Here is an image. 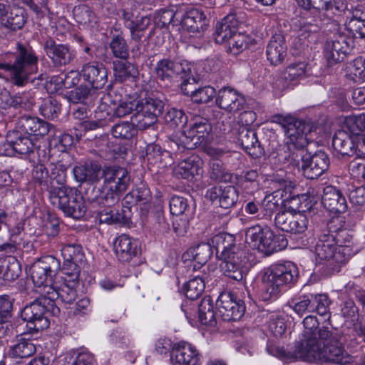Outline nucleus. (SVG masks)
Listing matches in <instances>:
<instances>
[{
	"label": "nucleus",
	"instance_id": "27",
	"mask_svg": "<svg viewBox=\"0 0 365 365\" xmlns=\"http://www.w3.org/2000/svg\"><path fill=\"white\" fill-rule=\"evenodd\" d=\"M322 202L324 208L331 212L341 213L347 209L345 197L340 190L333 186H327L324 188Z\"/></svg>",
	"mask_w": 365,
	"mask_h": 365
},
{
	"label": "nucleus",
	"instance_id": "28",
	"mask_svg": "<svg viewBox=\"0 0 365 365\" xmlns=\"http://www.w3.org/2000/svg\"><path fill=\"white\" fill-rule=\"evenodd\" d=\"M19 124L22 131L36 138L43 137L55 130L51 124L36 117L23 116Z\"/></svg>",
	"mask_w": 365,
	"mask_h": 365
},
{
	"label": "nucleus",
	"instance_id": "6",
	"mask_svg": "<svg viewBox=\"0 0 365 365\" xmlns=\"http://www.w3.org/2000/svg\"><path fill=\"white\" fill-rule=\"evenodd\" d=\"M289 204L284 211L276 215L275 225L284 232L303 233L307 230L309 223L304 212L312 208L313 202L307 195H303L292 197Z\"/></svg>",
	"mask_w": 365,
	"mask_h": 365
},
{
	"label": "nucleus",
	"instance_id": "11",
	"mask_svg": "<svg viewBox=\"0 0 365 365\" xmlns=\"http://www.w3.org/2000/svg\"><path fill=\"white\" fill-rule=\"evenodd\" d=\"M60 262L53 256H46L35 262L30 267V275L36 292L43 295L41 291L46 287H53L59 274Z\"/></svg>",
	"mask_w": 365,
	"mask_h": 365
},
{
	"label": "nucleus",
	"instance_id": "31",
	"mask_svg": "<svg viewBox=\"0 0 365 365\" xmlns=\"http://www.w3.org/2000/svg\"><path fill=\"white\" fill-rule=\"evenodd\" d=\"M202 160L199 156L192 155L180 162L175 167L173 172L178 178L191 180L195 176L202 174Z\"/></svg>",
	"mask_w": 365,
	"mask_h": 365
},
{
	"label": "nucleus",
	"instance_id": "39",
	"mask_svg": "<svg viewBox=\"0 0 365 365\" xmlns=\"http://www.w3.org/2000/svg\"><path fill=\"white\" fill-rule=\"evenodd\" d=\"M73 173L75 180L78 182H88L94 183L99 180L101 170L96 164H79L73 168Z\"/></svg>",
	"mask_w": 365,
	"mask_h": 365
},
{
	"label": "nucleus",
	"instance_id": "14",
	"mask_svg": "<svg viewBox=\"0 0 365 365\" xmlns=\"http://www.w3.org/2000/svg\"><path fill=\"white\" fill-rule=\"evenodd\" d=\"M212 128L205 119L197 120L190 126H183L178 140L185 147L192 149L197 145H205L210 139Z\"/></svg>",
	"mask_w": 365,
	"mask_h": 365
},
{
	"label": "nucleus",
	"instance_id": "46",
	"mask_svg": "<svg viewBox=\"0 0 365 365\" xmlns=\"http://www.w3.org/2000/svg\"><path fill=\"white\" fill-rule=\"evenodd\" d=\"M98 202L101 207L98 212L99 220L102 223L113 225L115 223H122L125 221L124 216L113 206H106L101 202L100 196L98 197Z\"/></svg>",
	"mask_w": 365,
	"mask_h": 365
},
{
	"label": "nucleus",
	"instance_id": "5",
	"mask_svg": "<svg viewBox=\"0 0 365 365\" xmlns=\"http://www.w3.org/2000/svg\"><path fill=\"white\" fill-rule=\"evenodd\" d=\"M297 276V267L290 261L277 263L265 269L262 276V299H277L284 288L294 283Z\"/></svg>",
	"mask_w": 365,
	"mask_h": 365
},
{
	"label": "nucleus",
	"instance_id": "33",
	"mask_svg": "<svg viewBox=\"0 0 365 365\" xmlns=\"http://www.w3.org/2000/svg\"><path fill=\"white\" fill-rule=\"evenodd\" d=\"M85 79L93 88H102L107 81L106 68L98 63L86 64L81 71Z\"/></svg>",
	"mask_w": 365,
	"mask_h": 365
},
{
	"label": "nucleus",
	"instance_id": "35",
	"mask_svg": "<svg viewBox=\"0 0 365 365\" xmlns=\"http://www.w3.org/2000/svg\"><path fill=\"white\" fill-rule=\"evenodd\" d=\"M7 139L11 144L9 145L10 146L9 148L2 151L7 156H12L16 153L21 155L27 154L32 150L34 146L31 138L18 136L17 133L14 131L9 132L7 134Z\"/></svg>",
	"mask_w": 365,
	"mask_h": 365
},
{
	"label": "nucleus",
	"instance_id": "22",
	"mask_svg": "<svg viewBox=\"0 0 365 365\" xmlns=\"http://www.w3.org/2000/svg\"><path fill=\"white\" fill-rule=\"evenodd\" d=\"M214 250L212 240L210 243H200L187 249L182 254V259L185 262H190V266L196 271L207 262Z\"/></svg>",
	"mask_w": 365,
	"mask_h": 365
},
{
	"label": "nucleus",
	"instance_id": "19",
	"mask_svg": "<svg viewBox=\"0 0 365 365\" xmlns=\"http://www.w3.org/2000/svg\"><path fill=\"white\" fill-rule=\"evenodd\" d=\"M217 314L224 321H236L244 314L245 307L230 292H222L216 301Z\"/></svg>",
	"mask_w": 365,
	"mask_h": 365
},
{
	"label": "nucleus",
	"instance_id": "51",
	"mask_svg": "<svg viewBox=\"0 0 365 365\" xmlns=\"http://www.w3.org/2000/svg\"><path fill=\"white\" fill-rule=\"evenodd\" d=\"M113 71L115 78L120 81H123L128 77H135L138 74L135 66L124 61H114Z\"/></svg>",
	"mask_w": 365,
	"mask_h": 365
},
{
	"label": "nucleus",
	"instance_id": "60",
	"mask_svg": "<svg viewBox=\"0 0 365 365\" xmlns=\"http://www.w3.org/2000/svg\"><path fill=\"white\" fill-rule=\"evenodd\" d=\"M210 167L212 178L220 181H227L230 180V175L225 171L220 161L212 160L210 163Z\"/></svg>",
	"mask_w": 365,
	"mask_h": 365
},
{
	"label": "nucleus",
	"instance_id": "24",
	"mask_svg": "<svg viewBox=\"0 0 365 365\" xmlns=\"http://www.w3.org/2000/svg\"><path fill=\"white\" fill-rule=\"evenodd\" d=\"M273 232L267 227L257 225L249 227L245 232V241L253 249L266 254Z\"/></svg>",
	"mask_w": 365,
	"mask_h": 365
},
{
	"label": "nucleus",
	"instance_id": "55",
	"mask_svg": "<svg viewBox=\"0 0 365 365\" xmlns=\"http://www.w3.org/2000/svg\"><path fill=\"white\" fill-rule=\"evenodd\" d=\"M9 232L11 234V241L15 246H19L21 242L20 237L23 231V223L21 220H17L16 215L9 216L8 222H6Z\"/></svg>",
	"mask_w": 365,
	"mask_h": 365
},
{
	"label": "nucleus",
	"instance_id": "7",
	"mask_svg": "<svg viewBox=\"0 0 365 365\" xmlns=\"http://www.w3.org/2000/svg\"><path fill=\"white\" fill-rule=\"evenodd\" d=\"M101 178L103 179L99 195L101 202L109 207L115 205L130 185L129 172L122 167H108L101 170Z\"/></svg>",
	"mask_w": 365,
	"mask_h": 365
},
{
	"label": "nucleus",
	"instance_id": "20",
	"mask_svg": "<svg viewBox=\"0 0 365 365\" xmlns=\"http://www.w3.org/2000/svg\"><path fill=\"white\" fill-rule=\"evenodd\" d=\"M300 156L302 157L303 173L307 178H317L328 169L329 160L324 152L319 151L310 156L309 154L304 153V150H301Z\"/></svg>",
	"mask_w": 365,
	"mask_h": 365
},
{
	"label": "nucleus",
	"instance_id": "38",
	"mask_svg": "<svg viewBox=\"0 0 365 365\" xmlns=\"http://www.w3.org/2000/svg\"><path fill=\"white\" fill-rule=\"evenodd\" d=\"M238 140L244 150L253 158H257L262 153L255 133L247 128H240Z\"/></svg>",
	"mask_w": 365,
	"mask_h": 365
},
{
	"label": "nucleus",
	"instance_id": "61",
	"mask_svg": "<svg viewBox=\"0 0 365 365\" xmlns=\"http://www.w3.org/2000/svg\"><path fill=\"white\" fill-rule=\"evenodd\" d=\"M187 208V202L181 196H173L170 200V210L173 215L180 216L185 214Z\"/></svg>",
	"mask_w": 365,
	"mask_h": 365
},
{
	"label": "nucleus",
	"instance_id": "62",
	"mask_svg": "<svg viewBox=\"0 0 365 365\" xmlns=\"http://www.w3.org/2000/svg\"><path fill=\"white\" fill-rule=\"evenodd\" d=\"M110 48L117 58H125L128 55V47L123 38L116 36L110 43Z\"/></svg>",
	"mask_w": 365,
	"mask_h": 365
},
{
	"label": "nucleus",
	"instance_id": "45",
	"mask_svg": "<svg viewBox=\"0 0 365 365\" xmlns=\"http://www.w3.org/2000/svg\"><path fill=\"white\" fill-rule=\"evenodd\" d=\"M365 9H356L353 11V18L346 24L347 29L355 38L365 37Z\"/></svg>",
	"mask_w": 365,
	"mask_h": 365
},
{
	"label": "nucleus",
	"instance_id": "50",
	"mask_svg": "<svg viewBox=\"0 0 365 365\" xmlns=\"http://www.w3.org/2000/svg\"><path fill=\"white\" fill-rule=\"evenodd\" d=\"M198 318L202 324L210 327L215 325L212 302L210 297H205L201 300L198 307Z\"/></svg>",
	"mask_w": 365,
	"mask_h": 365
},
{
	"label": "nucleus",
	"instance_id": "43",
	"mask_svg": "<svg viewBox=\"0 0 365 365\" xmlns=\"http://www.w3.org/2000/svg\"><path fill=\"white\" fill-rule=\"evenodd\" d=\"M190 81L181 84V90L186 95H190L192 100L197 103H204L210 101L215 95V90L211 86H205L192 91L187 87L192 86Z\"/></svg>",
	"mask_w": 365,
	"mask_h": 365
},
{
	"label": "nucleus",
	"instance_id": "57",
	"mask_svg": "<svg viewBox=\"0 0 365 365\" xmlns=\"http://www.w3.org/2000/svg\"><path fill=\"white\" fill-rule=\"evenodd\" d=\"M61 105L58 101L51 97L46 99L40 107V112L42 115L48 118H54L60 112Z\"/></svg>",
	"mask_w": 365,
	"mask_h": 365
},
{
	"label": "nucleus",
	"instance_id": "17",
	"mask_svg": "<svg viewBox=\"0 0 365 365\" xmlns=\"http://www.w3.org/2000/svg\"><path fill=\"white\" fill-rule=\"evenodd\" d=\"M168 18V23L174 21V19L178 20L182 17L180 22L182 26L190 32H200L203 31L207 26V21L205 14L200 10L196 8H190L183 15L180 12L173 14L170 11L164 13L163 18Z\"/></svg>",
	"mask_w": 365,
	"mask_h": 365
},
{
	"label": "nucleus",
	"instance_id": "48",
	"mask_svg": "<svg viewBox=\"0 0 365 365\" xmlns=\"http://www.w3.org/2000/svg\"><path fill=\"white\" fill-rule=\"evenodd\" d=\"M25 21L24 10L19 7H14L5 17H2V21L0 24L6 28L16 30L21 29Z\"/></svg>",
	"mask_w": 365,
	"mask_h": 365
},
{
	"label": "nucleus",
	"instance_id": "15",
	"mask_svg": "<svg viewBox=\"0 0 365 365\" xmlns=\"http://www.w3.org/2000/svg\"><path fill=\"white\" fill-rule=\"evenodd\" d=\"M280 123L284 128L286 143L289 146L292 145L294 148L301 149L308 144V134L311 131L309 124L291 116L282 118Z\"/></svg>",
	"mask_w": 365,
	"mask_h": 365
},
{
	"label": "nucleus",
	"instance_id": "41",
	"mask_svg": "<svg viewBox=\"0 0 365 365\" xmlns=\"http://www.w3.org/2000/svg\"><path fill=\"white\" fill-rule=\"evenodd\" d=\"M332 145L334 150L342 155L351 156L356 152V150H354V135H351L343 130L336 133Z\"/></svg>",
	"mask_w": 365,
	"mask_h": 365
},
{
	"label": "nucleus",
	"instance_id": "36",
	"mask_svg": "<svg viewBox=\"0 0 365 365\" xmlns=\"http://www.w3.org/2000/svg\"><path fill=\"white\" fill-rule=\"evenodd\" d=\"M33 104L34 101L29 93H18L11 96L6 90L0 91V106L2 108L14 106L31 109Z\"/></svg>",
	"mask_w": 365,
	"mask_h": 365
},
{
	"label": "nucleus",
	"instance_id": "49",
	"mask_svg": "<svg viewBox=\"0 0 365 365\" xmlns=\"http://www.w3.org/2000/svg\"><path fill=\"white\" fill-rule=\"evenodd\" d=\"M346 74L349 78L356 83L365 81V58L359 57L348 63Z\"/></svg>",
	"mask_w": 365,
	"mask_h": 365
},
{
	"label": "nucleus",
	"instance_id": "44",
	"mask_svg": "<svg viewBox=\"0 0 365 365\" xmlns=\"http://www.w3.org/2000/svg\"><path fill=\"white\" fill-rule=\"evenodd\" d=\"M341 130L351 135L363 134L365 131V113L359 115H349L341 120Z\"/></svg>",
	"mask_w": 365,
	"mask_h": 365
},
{
	"label": "nucleus",
	"instance_id": "53",
	"mask_svg": "<svg viewBox=\"0 0 365 365\" xmlns=\"http://www.w3.org/2000/svg\"><path fill=\"white\" fill-rule=\"evenodd\" d=\"M135 121L132 123L123 121L115 124L112 128V135L115 138L130 139L137 134V128L135 126Z\"/></svg>",
	"mask_w": 365,
	"mask_h": 365
},
{
	"label": "nucleus",
	"instance_id": "8",
	"mask_svg": "<svg viewBox=\"0 0 365 365\" xmlns=\"http://www.w3.org/2000/svg\"><path fill=\"white\" fill-rule=\"evenodd\" d=\"M51 203L74 219L83 218L88 210L87 203L82 193L74 188L53 187L49 190Z\"/></svg>",
	"mask_w": 365,
	"mask_h": 365
},
{
	"label": "nucleus",
	"instance_id": "32",
	"mask_svg": "<svg viewBox=\"0 0 365 365\" xmlns=\"http://www.w3.org/2000/svg\"><path fill=\"white\" fill-rule=\"evenodd\" d=\"M61 255L64 259L63 267L61 271L69 270L79 273V264L84 259L82 247L79 245H67L61 250Z\"/></svg>",
	"mask_w": 365,
	"mask_h": 365
},
{
	"label": "nucleus",
	"instance_id": "56",
	"mask_svg": "<svg viewBox=\"0 0 365 365\" xmlns=\"http://www.w3.org/2000/svg\"><path fill=\"white\" fill-rule=\"evenodd\" d=\"M306 73V65L300 62L293 63L286 68L282 73V78L287 81H294L302 78Z\"/></svg>",
	"mask_w": 365,
	"mask_h": 365
},
{
	"label": "nucleus",
	"instance_id": "1",
	"mask_svg": "<svg viewBox=\"0 0 365 365\" xmlns=\"http://www.w3.org/2000/svg\"><path fill=\"white\" fill-rule=\"evenodd\" d=\"M331 224L328 225V230L323 231L312 252L316 263H327L334 271H339V267L356 254L359 247L354 245L347 230H334Z\"/></svg>",
	"mask_w": 365,
	"mask_h": 365
},
{
	"label": "nucleus",
	"instance_id": "64",
	"mask_svg": "<svg viewBox=\"0 0 365 365\" xmlns=\"http://www.w3.org/2000/svg\"><path fill=\"white\" fill-rule=\"evenodd\" d=\"M166 122L171 124V125H179L180 124L184 125L187 121V117L181 110L176 108L170 109L165 116Z\"/></svg>",
	"mask_w": 365,
	"mask_h": 365
},
{
	"label": "nucleus",
	"instance_id": "16",
	"mask_svg": "<svg viewBox=\"0 0 365 365\" xmlns=\"http://www.w3.org/2000/svg\"><path fill=\"white\" fill-rule=\"evenodd\" d=\"M156 74L163 81H173L180 78L182 80V83L194 81L191 77L190 66L186 61L162 60L157 63Z\"/></svg>",
	"mask_w": 365,
	"mask_h": 365
},
{
	"label": "nucleus",
	"instance_id": "37",
	"mask_svg": "<svg viewBox=\"0 0 365 365\" xmlns=\"http://www.w3.org/2000/svg\"><path fill=\"white\" fill-rule=\"evenodd\" d=\"M44 49L47 56L56 64L65 65L72 59V53L67 46L56 44L52 40L46 42Z\"/></svg>",
	"mask_w": 365,
	"mask_h": 365
},
{
	"label": "nucleus",
	"instance_id": "3",
	"mask_svg": "<svg viewBox=\"0 0 365 365\" xmlns=\"http://www.w3.org/2000/svg\"><path fill=\"white\" fill-rule=\"evenodd\" d=\"M217 257L222 261V273L236 281L244 279L248 272L246 253L235 244L232 235L219 233L212 238Z\"/></svg>",
	"mask_w": 365,
	"mask_h": 365
},
{
	"label": "nucleus",
	"instance_id": "12",
	"mask_svg": "<svg viewBox=\"0 0 365 365\" xmlns=\"http://www.w3.org/2000/svg\"><path fill=\"white\" fill-rule=\"evenodd\" d=\"M48 298L43 295L40 297L26 306L21 312V318L27 322V327L31 330L38 331L49 327L48 312L51 311L55 313L54 306H48Z\"/></svg>",
	"mask_w": 365,
	"mask_h": 365
},
{
	"label": "nucleus",
	"instance_id": "52",
	"mask_svg": "<svg viewBox=\"0 0 365 365\" xmlns=\"http://www.w3.org/2000/svg\"><path fill=\"white\" fill-rule=\"evenodd\" d=\"M205 287V280L202 277H195L184 285V292L187 298L194 300L201 295Z\"/></svg>",
	"mask_w": 365,
	"mask_h": 365
},
{
	"label": "nucleus",
	"instance_id": "59",
	"mask_svg": "<svg viewBox=\"0 0 365 365\" xmlns=\"http://www.w3.org/2000/svg\"><path fill=\"white\" fill-rule=\"evenodd\" d=\"M309 296H303L296 301L292 302V309L298 315L302 316L306 311H314V306L312 304V299Z\"/></svg>",
	"mask_w": 365,
	"mask_h": 365
},
{
	"label": "nucleus",
	"instance_id": "42",
	"mask_svg": "<svg viewBox=\"0 0 365 365\" xmlns=\"http://www.w3.org/2000/svg\"><path fill=\"white\" fill-rule=\"evenodd\" d=\"M21 272L18 260L13 256L0 259V278L13 281L19 277Z\"/></svg>",
	"mask_w": 365,
	"mask_h": 365
},
{
	"label": "nucleus",
	"instance_id": "40",
	"mask_svg": "<svg viewBox=\"0 0 365 365\" xmlns=\"http://www.w3.org/2000/svg\"><path fill=\"white\" fill-rule=\"evenodd\" d=\"M36 351V346L31 340L21 337L9 347L7 354L14 359H21L29 357Z\"/></svg>",
	"mask_w": 365,
	"mask_h": 365
},
{
	"label": "nucleus",
	"instance_id": "58",
	"mask_svg": "<svg viewBox=\"0 0 365 365\" xmlns=\"http://www.w3.org/2000/svg\"><path fill=\"white\" fill-rule=\"evenodd\" d=\"M49 178L51 180L56 181L58 187H64L63 184L66 178V167L62 163H58L50 166Z\"/></svg>",
	"mask_w": 365,
	"mask_h": 365
},
{
	"label": "nucleus",
	"instance_id": "9",
	"mask_svg": "<svg viewBox=\"0 0 365 365\" xmlns=\"http://www.w3.org/2000/svg\"><path fill=\"white\" fill-rule=\"evenodd\" d=\"M53 287H46L41 293L48 298V306H54L55 301L61 299L66 304H71L76 299V287L78 283L79 273L61 271Z\"/></svg>",
	"mask_w": 365,
	"mask_h": 365
},
{
	"label": "nucleus",
	"instance_id": "21",
	"mask_svg": "<svg viewBox=\"0 0 365 365\" xmlns=\"http://www.w3.org/2000/svg\"><path fill=\"white\" fill-rule=\"evenodd\" d=\"M353 41L344 36H339L335 39L327 41L324 46V58L330 65L342 61L351 51Z\"/></svg>",
	"mask_w": 365,
	"mask_h": 365
},
{
	"label": "nucleus",
	"instance_id": "25",
	"mask_svg": "<svg viewBox=\"0 0 365 365\" xmlns=\"http://www.w3.org/2000/svg\"><path fill=\"white\" fill-rule=\"evenodd\" d=\"M113 245L116 257L123 262L131 260L138 252V242L125 234L115 237Z\"/></svg>",
	"mask_w": 365,
	"mask_h": 365
},
{
	"label": "nucleus",
	"instance_id": "13",
	"mask_svg": "<svg viewBox=\"0 0 365 365\" xmlns=\"http://www.w3.org/2000/svg\"><path fill=\"white\" fill-rule=\"evenodd\" d=\"M318 334L321 340L319 352L324 350L327 360L341 365L349 363L351 356L344 350V340L338 332L321 330Z\"/></svg>",
	"mask_w": 365,
	"mask_h": 365
},
{
	"label": "nucleus",
	"instance_id": "4",
	"mask_svg": "<svg viewBox=\"0 0 365 365\" xmlns=\"http://www.w3.org/2000/svg\"><path fill=\"white\" fill-rule=\"evenodd\" d=\"M304 331L302 339L287 352L282 349H277L276 352L267 347L270 354L284 357L289 360H308L315 357L321 350L320 338L318 332L321 330H329L327 327L318 329V320L314 316H307L303 320Z\"/></svg>",
	"mask_w": 365,
	"mask_h": 365
},
{
	"label": "nucleus",
	"instance_id": "63",
	"mask_svg": "<svg viewBox=\"0 0 365 365\" xmlns=\"http://www.w3.org/2000/svg\"><path fill=\"white\" fill-rule=\"evenodd\" d=\"M45 88L49 93H58L63 88H67L63 75L52 76L46 83Z\"/></svg>",
	"mask_w": 365,
	"mask_h": 365
},
{
	"label": "nucleus",
	"instance_id": "29",
	"mask_svg": "<svg viewBox=\"0 0 365 365\" xmlns=\"http://www.w3.org/2000/svg\"><path fill=\"white\" fill-rule=\"evenodd\" d=\"M239 24L236 14L227 15L216 26L215 41L217 43H227L237 33Z\"/></svg>",
	"mask_w": 365,
	"mask_h": 365
},
{
	"label": "nucleus",
	"instance_id": "30",
	"mask_svg": "<svg viewBox=\"0 0 365 365\" xmlns=\"http://www.w3.org/2000/svg\"><path fill=\"white\" fill-rule=\"evenodd\" d=\"M287 52L284 36L281 34L272 36L266 49V56L269 63L273 66L281 64L287 56Z\"/></svg>",
	"mask_w": 365,
	"mask_h": 365
},
{
	"label": "nucleus",
	"instance_id": "2",
	"mask_svg": "<svg viewBox=\"0 0 365 365\" xmlns=\"http://www.w3.org/2000/svg\"><path fill=\"white\" fill-rule=\"evenodd\" d=\"M164 103L162 101L148 96L145 91L126 96L113 109V115L122 118L135 112L132 120L135 121L138 129L144 130L156 122L162 114Z\"/></svg>",
	"mask_w": 365,
	"mask_h": 365
},
{
	"label": "nucleus",
	"instance_id": "10",
	"mask_svg": "<svg viewBox=\"0 0 365 365\" xmlns=\"http://www.w3.org/2000/svg\"><path fill=\"white\" fill-rule=\"evenodd\" d=\"M38 58L30 48L18 44V56L13 65L0 63V69L9 72L15 83L22 86L30 74L37 71Z\"/></svg>",
	"mask_w": 365,
	"mask_h": 365
},
{
	"label": "nucleus",
	"instance_id": "23",
	"mask_svg": "<svg viewBox=\"0 0 365 365\" xmlns=\"http://www.w3.org/2000/svg\"><path fill=\"white\" fill-rule=\"evenodd\" d=\"M215 102L221 109L228 113H235L244 108L245 99L236 90L223 88L218 91Z\"/></svg>",
	"mask_w": 365,
	"mask_h": 365
},
{
	"label": "nucleus",
	"instance_id": "54",
	"mask_svg": "<svg viewBox=\"0 0 365 365\" xmlns=\"http://www.w3.org/2000/svg\"><path fill=\"white\" fill-rule=\"evenodd\" d=\"M267 327L269 331L276 337L282 336L287 329L284 316L279 313H272L269 317Z\"/></svg>",
	"mask_w": 365,
	"mask_h": 365
},
{
	"label": "nucleus",
	"instance_id": "47",
	"mask_svg": "<svg viewBox=\"0 0 365 365\" xmlns=\"http://www.w3.org/2000/svg\"><path fill=\"white\" fill-rule=\"evenodd\" d=\"M255 43V41L249 36L237 32L227 42V51L232 54L237 55Z\"/></svg>",
	"mask_w": 365,
	"mask_h": 365
},
{
	"label": "nucleus",
	"instance_id": "34",
	"mask_svg": "<svg viewBox=\"0 0 365 365\" xmlns=\"http://www.w3.org/2000/svg\"><path fill=\"white\" fill-rule=\"evenodd\" d=\"M56 365H96L93 356L86 349H72L61 354Z\"/></svg>",
	"mask_w": 365,
	"mask_h": 365
},
{
	"label": "nucleus",
	"instance_id": "18",
	"mask_svg": "<svg viewBox=\"0 0 365 365\" xmlns=\"http://www.w3.org/2000/svg\"><path fill=\"white\" fill-rule=\"evenodd\" d=\"M170 363L172 365H201L202 356L195 346L181 341L173 346Z\"/></svg>",
	"mask_w": 365,
	"mask_h": 365
},
{
	"label": "nucleus",
	"instance_id": "26",
	"mask_svg": "<svg viewBox=\"0 0 365 365\" xmlns=\"http://www.w3.org/2000/svg\"><path fill=\"white\" fill-rule=\"evenodd\" d=\"M206 197L225 209L233 206L238 198L237 191L231 185H218L209 189Z\"/></svg>",
	"mask_w": 365,
	"mask_h": 365
}]
</instances>
